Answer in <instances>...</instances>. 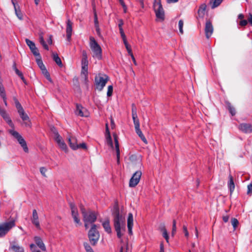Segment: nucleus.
<instances>
[{
	"instance_id": "nucleus-60",
	"label": "nucleus",
	"mask_w": 252,
	"mask_h": 252,
	"mask_svg": "<svg viewBox=\"0 0 252 252\" xmlns=\"http://www.w3.org/2000/svg\"><path fill=\"white\" fill-rule=\"evenodd\" d=\"M222 220L224 222H227L229 220V216L227 215L223 216Z\"/></svg>"
},
{
	"instance_id": "nucleus-49",
	"label": "nucleus",
	"mask_w": 252,
	"mask_h": 252,
	"mask_svg": "<svg viewBox=\"0 0 252 252\" xmlns=\"http://www.w3.org/2000/svg\"><path fill=\"white\" fill-rule=\"evenodd\" d=\"M176 231V220H173V226H172V235L174 236L175 232Z\"/></svg>"
},
{
	"instance_id": "nucleus-12",
	"label": "nucleus",
	"mask_w": 252,
	"mask_h": 252,
	"mask_svg": "<svg viewBox=\"0 0 252 252\" xmlns=\"http://www.w3.org/2000/svg\"><path fill=\"white\" fill-rule=\"evenodd\" d=\"M213 27L210 21H207L205 24V32L207 39H209L213 32Z\"/></svg>"
},
{
	"instance_id": "nucleus-6",
	"label": "nucleus",
	"mask_w": 252,
	"mask_h": 252,
	"mask_svg": "<svg viewBox=\"0 0 252 252\" xmlns=\"http://www.w3.org/2000/svg\"><path fill=\"white\" fill-rule=\"evenodd\" d=\"M153 8L157 18L161 21H163L165 15L161 0H154Z\"/></svg>"
},
{
	"instance_id": "nucleus-1",
	"label": "nucleus",
	"mask_w": 252,
	"mask_h": 252,
	"mask_svg": "<svg viewBox=\"0 0 252 252\" xmlns=\"http://www.w3.org/2000/svg\"><path fill=\"white\" fill-rule=\"evenodd\" d=\"M113 225L119 238H121L126 230V220L120 213L119 208H115L112 213Z\"/></svg>"
},
{
	"instance_id": "nucleus-44",
	"label": "nucleus",
	"mask_w": 252,
	"mask_h": 252,
	"mask_svg": "<svg viewBox=\"0 0 252 252\" xmlns=\"http://www.w3.org/2000/svg\"><path fill=\"white\" fill-rule=\"evenodd\" d=\"M183 25H184V21L183 20H180L179 21L178 26L179 29V32L181 34H183Z\"/></svg>"
},
{
	"instance_id": "nucleus-58",
	"label": "nucleus",
	"mask_w": 252,
	"mask_h": 252,
	"mask_svg": "<svg viewBox=\"0 0 252 252\" xmlns=\"http://www.w3.org/2000/svg\"><path fill=\"white\" fill-rule=\"evenodd\" d=\"M124 24L123 21L122 19L119 20L118 27L120 29H123L122 26Z\"/></svg>"
},
{
	"instance_id": "nucleus-28",
	"label": "nucleus",
	"mask_w": 252,
	"mask_h": 252,
	"mask_svg": "<svg viewBox=\"0 0 252 252\" xmlns=\"http://www.w3.org/2000/svg\"><path fill=\"white\" fill-rule=\"evenodd\" d=\"M13 68L14 70H15L16 74L20 77V78L23 80V81L24 82V83L26 84V80L25 79V78L23 76L22 72H21L20 70H19L17 69V68L16 67L15 63H14V64L13 65Z\"/></svg>"
},
{
	"instance_id": "nucleus-30",
	"label": "nucleus",
	"mask_w": 252,
	"mask_h": 252,
	"mask_svg": "<svg viewBox=\"0 0 252 252\" xmlns=\"http://www.w3.org/2000/svg\"><path fill=\"white\" fill-rule=\"evenodd\" d=\"M10 248L14 252H24V248L19 245H13Z\"/></svg>"
},
{
	"instance_id": "nucleus-10",
	"label": "nucleus",
	"mask_w": 252,
	"mask_h": 252,
	"mask_svg": "<svg viewBox=\"0 0 252 252\" xmlns=\"http://www.w3.org/2000/svg\"><path fill=\"white\" fill-rule=\"evenodd\" d=\"M67 139L69 146L73 150H76L80 148L85 150L87 149V146L85 143L78 144L77 138L75 136H70Z\"/></svg>"
},
{
	"instance_id": "nucleus-13",
	"label": "nucleus",
	"mask_w": 252,
	"mask_h": 252,
	"mask_svg": "<svg viewBox=\"0 0 252 252\" xmlns=\"http://www.w3.org/2000/svg\"><path fill=\"white\" fill-rule=\"evenodd\" d=\"M66 38L67 40L69 42L71 40L72 35L73 23L71 21L70 19H68L66 21Z\"/></svg>"
},
{
	"instance_id": "nucleus-5",
	"label": "nucleus",
	"mask_w": 252,
	"mask_h": 252,
	"mask_svg": "<svg viewBox=\"0 0 252 252\" xmlns=\"http://www.w3.org/2000/svg\"><path fill=\"white\" fill-rule=\"evenodd\" d=\"M15 226L14 220L0 223V238H3Z\"/></svg>"
},
{
	"instance_id": "nucleus-43",
	"label": "nucleus",
	"mask_w": 252,
	"mask_h": 252,
	"mask_svg": "<svg viewBox=\"0 0 252 252\" xmlns=\"http://www.w3.org/2000/svg\"><path fill=\"white\" fill-rule=\"evenodd\" d=\"M0 95L1 98H4V96H6L5 90L2 84L0 85Z\"/></svg>"
},
{
	"instance_id": "nucleus-36",
	"label": "nucleus",
	"mask_w": 252,
	"mask_h": 252,
	"mask_svg": "<svg viewBox=\"0 0 252 252\" xmlns=\"http://www.w3.org/2000/svg\"><path fill=\"white\" fill-rule=\"evenodd\" d=\"M25 41L27 45L29 47L30 50L33 49L34 47H36L34 43L30 39L26 38Z\"/></svg>"
},
{
	"instance_id": "nucleus-64",
	"label": "nucleus",
	"mask_w": 252,
	"mask_h": 252,
	"mask_svg": "<svg viewBox=\"0 0 252 252\" xmlns=\"http://www.w3.org/2000/svg\"><path fill=\"white\" fill-rule=\"evenodd\" d=\"M248 21L250 22L251 25L252 26V14H250V17L248 18Z\"/></svg>"
},
{
	"instance_id": "nucleus-53",
	"label": "nucleus",
	"mask_w": 252,
	"mask_h": 252,
	"mask_svg": "<svg viewBox=\"0 0 252 252\" xmlns=\"http://www.w3.org/2000/svg\"><path fill=\"white\" fill-rule=\"evenodd\" d=\"M183 231L185 233V235L186 237H188L189 236V233L188 232L187 227L186 225L183 226Z\"/></svg>"
},
{
	"instance_id": "nucleus-56",
	"label": "nucleus",
	"mask_w": 252,
	"mask_h": 252,
	"mask_svg": "<svg viewBox=\"0 0 252 252\" xmlns=\"http://www.w3.org/2000/svg\"><path fill=\"white\" fill-rule=\"evenodd\" d=\"M248 23L246 20H242L239 22V25L241 26H245Z\"/></svg>"
},
{
	"instance_id": "nucleus-40",
	"label": "nucleus",
	"mask_w": 252,
	"mask_h": 252,
	"mask_svg": "<svg viewBox=\"0 0 252 252\" xmlns=\"http://www.w3.org/2000/svg\"><path fill=\"white\" fill-rule=\"evenodd\" d=\"M36 63H37V64L38 65L39 67L40 68V69L41 70L42 69H44L45 68H46L45 65H44L40 57L39 59H36Z\"/></svg>"
},
{
	"instance_id": "nucleus-23",
	"label": "nucleus",
	"mask_w": 252,
	"mask_h": 252,
	"mask_svg": "<svg viewBox=\"0 0 252 252\" xmlns=\"http://www.w3.org/2000/svg\"><path fill=\"white\" fill-rule=\"evenodd\" d=\"M135 130L136 133L139 136V137L141 139V140L143 141V142L145 144H147L148 143L147 140L146 138H145V137L144 136V135H143V134L142 133V132L141 131V130L140 128V126H135Z\"/></svg>"
},
{
	"instance_id": "nucleus-2",
	"label": "nucleus",
	"mask_w": 252,
	"mask_h": 252,
	"mask_svg": "<svg viewBox=\"0 0 252 252\" xmlns=\"http://www.w3.org/2000/svg\"><path fill=\"white\" fill-rule=\"evenodd\" d=\"M89 39L90 47L93 53L92 57L98 60H101L102 58V51L100 46L94 37L90 36Z\"/></svg>"
},
{
	"instance_id": "nucleus-21",
	"label": "nucleus",
	"mask_w": 252,
	"mask_h": 252,
	"mask_svg": "<svg viewBox=\"0 0 252 252\" xmlns=\"http://www.w3.org/2000/svg\"><path fill=\"white\" fill-rule=\"evenodd\" d=\"M102 226L104 228L105 231L108 234L112 233V229L110 224V221L108 219H107L102 223Z\"/></svg>"
},
{
	"instance_id": "nucleus-54",
	"label": "nucleus",
	"mask_w": 252,
	"mask_h": 252,
	"mask_svg": "<svg viewBox=\"0 0 252 252\" xmlns=\"http://www.w3.org/2000/svg\"><path fill=\"white\" fill-rule=\"evenodd\" d=\"M94 23L95 28L99 27L98 21L97 20V15H96V13L94 14Z\"/></svg>"
},
{
	"instance_id": "nucleus-52",
	"label": "nucleus",
	"mask_w": 252,
	"mask_h": 252,
	"mask_svg": "<svg viewBox=\"0 0 252 252\" xmlns=\"http://www.w3.org/2000/svg\"><path fill=\"white\" fill-rule=\"evenodd\" d=\"M46 171H47V169L45 167H42L40 168V173L44 177H46L45 173H46Z\"/></svg>"
},
{
	"instance_id": "nucleus-61",
	"label": "nucleus",
	"mask_w": 252,
	"mask_h": 252,
	"mask_svg": "<svg viewBox=\"0 0 252 252\" xmlns=\"http://www.w3.org/2000/svg\"><path fill=\"white\" fill-rule=\"evenodd\" d=\"M52 38V35H49V38H48V39L47 40V42L50 45H51L52 44V42H53Z\"/></svg>"
},
{
	"instance_id": "nucleus-9",
	"label": "nucleus",
	"mask_w": 252,
	"mask_h": 252,
	"mask_svg": "<svg viewBox=\"0 0 252 252\" xmlns=\"http://www.w3.org/2000/svg\"><path fill=\"white\" fill-rule=\"evenodd\" d=\"M9 132L12 135L20 144L21 146L23 148V150L28 153L29 149L27 145V143L23 137L16 131L14 129L9 130Z\"/></svg>"
},
{
	"instance_id": "nucleus-38",
	"label": "nucleus",
	"mask_w": 252,
	"mask_h": 252,
	"mask_svg": "<svg viewBox=\"0 0 252 252\" xmlns=\"http://www.w3.org/2000/svg\"><path fill=\"white\" fill-rule=\"evenodd\" d=\"M227 107L229 113L232 115V116H234L236 114L235 109L231 105L230 103H228Z\"/></svg>"
},
{
	"instance_id": "nucleus-7",
	"label": "nucleus",
	"mask_w": 252,
	"mask_h": 252,
	"mask_svg": "<svg viewBox=\"0 0 252 252\" xmlns=\"http://www.w3.org/2000/svg\"><path fill=\"white\" fill-rule=\"evenodd\" d=\"M15 106L17 109L18 113L20 117L23 121H25V124L26 126H30V123L29 117L28 115L25 113L24 110L20 103L16 99L15 100Z\"/></svg>"
},
{
	"instance_id": "nucleus-8",
	"label": "nucleus",
	"mask_w": 252,
	"mask_h": 252,
	"mask_svg": "<svg viewBox=\"0 0 252 252\" xmlns=\"http://www.w3.org/2000/svg\"><path fill=\"white\" fill-rule=\"evenodd\" d=\"M88 236L91 243L95 245L99 238V234L96 230V225L93 224L88 233Z\"/></svg>"
},
{
	"instance_id": "nucleus-31",
	"label": "nucleus",
	"mask_w": 252,
	"mask_h": 252,
	"mask_svg": "<svg viewBox=\"0 0 252 252\" xmlns=\"http://www.w3.org/2000/svg\"><path fill=\"white\" fill-rule=\"evenodd\" d=\"M59 147L63 151L66 152L67 151V147L64 141L62 139L57 143Z\"/></svg>"
},
{
	"instance_id": "nucleus-20",
	"label": "nucleus",
	"mask_w": 252,
	"mask_h": 252,
	"mask_svg": "<svg viewBox=\"0 0 252 252\" xmlns=\"http://www.w3.org/2000/svg\"><path fill=\"white\" fill-rule=\"evenodd\" d=\"M113 137H114V139L115 149H116V153H117V158L118 161H119V158H120V149H119L118 138L116 134H114L113 135Z\"/></svg>"
},
{
	"instance_id": "nucleus-11",
	"label": "nucleus",
	"mask_w": 252,
	"mask_h": 252,
	"mask_svg": "<svg viewBox=\"0 0 252 252\" xmlns=\"http://www.w3.org/2000/svg\"><path fill=\"white\" fill-rule=\"evenodd\" d=\"M142 176V172L140 170L136 171L130 178L129 182V186L134 188L139 183Z\"/></svg>"
},
{
	"instance_id": "nucleus-47",
	"label": "nucleus",
	"mask_w": 252,
	"mask_h": 252,
	"mask_svg": "<svg viewBox=\"0 0 252 252\" xmlns=\"http://www.w3.org/2000/svg\"><path fill=\"white\" fill-rule=\"evenodd\" d=\"M163 237L165 239L166 242L168 243L169 242V236L168 234V233L167 232V230L165 228H164L163 230V234H162Z\"/></svg>"
},
{
	"instance_id": "nucleus-22",
	"label": "nucleus",
	"mask_w": 252,
	"mask_h": 252,
	"mask_svg": "<svg viewBox=\"0 0 252 252\" xmlns=\"http://www.w3.org/2000/svg\"><path fill=\"white\" fill-rule=\"evenodd\" d=\"M11 1L14 7L15 14L20 19H21L22 18V14L21 12L19 6L16 4L15 0H11Z\"/></svg>"
},
{
	"instance_id": "nucleus-63",
	"label": "nucleus",
	"mask_w": 252,
	"mask_h": 252,
	"mask_svg": "<svg viewBox=\"0 0 252 252\" xmlns=\"http://www.w3.org/2000/svg\"><path fill=\"white\" fill-rule=\"evenodd\" d=\"M30 247V248H31L32 252H33V251H36V250H35V246L34 244H31Z\"/></svg>"
},
{
	"instance_id": "nucleus-37",
	"label": "nucleus",
	"mask_w": 252,
	"mask_h": 252,
	"mask_svg": "<svg viewBox=\"0 0 252 252\" xmlns=\"http://www.w3.org/2000/svg\"><path fill=\"white\" fill-rule=\"evenodd\" d=\"M41 71H42V72L43 74H44V75L46 78V79L48 81H49L50 82H52V79H51V78L50 77V74L48 72V71H47V70L46 69V68H45L44 69H42Z\"/></svg>"
},
{
	"instance_id": "nucleus-32",
	"label": "nucleus",
	"mask_w": 252,
	"mask_h": 252,
	"mask_svg": "<svg viewBox=\"0 0 252 252\" xmlns=\"http://www.w3.org/2000/svg\"><path fill=\"white\" fill-rule=\"evenodd\" d=\"M133 215L131 213H130L128 214V218L127 220V227H133Z\"/></svg>"
},
{
	"instance_id": "nucleus-62",
	"label": "nucleus",
	"mask_w": 252,
	"mask_h": 252,
	"mask_svg": "<svg viewBox=\"0 0 252 252\" xmlns=\"http://www.w3.org/2000/svg\"><path fill=\"white\" fill-rule=\"evenodd\" d=\"M84 223H85V227L86 228V229H88L89 227V225L91 224H92V225L94 224L93 223H91V222H87V221H84Z\"/></svg>"
},
{
	"instance_id": "nucleus-39",
	"label": "nucleus",
	"mask_w": 252,
	"mask_h": 252,
	"mask_svg": "<svg viewBox=\"0 0 252 252\" xmlns=\"http://www.w3.org/2000/svg\"><path fill=\"white\" fill-rule=\"evenodd\" d=\"M206 9V5L205 4H202L198 10V13L199 14H204L205 11Z\"/></svg>"
},
{
	"instance_id": "nucleus-33",
	"label": "nucleus",
	"mask_w": 252,
	"mask_h": 252,
	"mask_svg": "<svg viewBox=\"0 0 252 252\" xmlns=\"http://www.w3.org/2000/svg\"><path fill=\"white\" fill-rule=\"evenodd\" d=\"M39 42L40 44L42 45L44 49L46 50H49L48 46L44 41L43 36L42 34H40L39 35Z\"/></svg>"
},
{
	"instance_id": "nucleus-19",
	"label": "nucleus",
	"mask_w": 252,
	"mask_h": 252,
	"mask_svg": "<svg viewBox=\"0 0 252 252\" xmlns=\"http://www.w3.org/2000/svg\"><path fill=\"white\" fill-rule=\"evenodd\" d=\"M106 132L107 135L106 136V142L108 145H109L111 148H113V144L112 138L110 135V133L108 129V124H106Z\"/></svg>"
},
{
	"instance_id": "nucleus-42",
	"label": "nucleus",
	"mask_w": 252,
	"mask_h": 252,
	"mask_svg": "<svg viewBox=\"0 0 252 252\" xmlns=\"http://www.w3.org/2000/svg\"><path fill=\"white\" fill-rule=\"evenodd\" d=\"M84 246L85 250L87 252H94L91 247L89 245L88 243L85 242L84 243Z\"/></svg>"
},
{
	"instance_id": "nucleus-14",
	"label": "nucleus",
	"mask_w": 252,
	"mask_h": 252,
	"mask_svg": "<svg viewBox=\"0 0 252 252\" xmlns=\"http://www.w3.org/2000/svg\"><path fill=\"white\" fill-rule=\"evenodd\" d=\"M239 129L246 133H251L252 132V125L250 124L242 123L239 125Z\"/></svg>"
},
{
	"instance_id": "nucleus-46",
	"label": "nucleus",
	"mask_w": 252,
	"mask_h": 252,
	"mask_svg": "<svg viewBox=\"0 0 252 252\" xmlns=\"http://www.w3.org/2000/svg\"><path fill=\"white\" fill-rule=\"evenodd\" d=\"M76 113L77 115H78L80 116H81V117L85 116V115L83 114V112H82V110L80 108L79 106H78V105H77V110H76Z\"/></svg>"
},
{
	"instance_id": "nucleus-51",
	"label": "nucleus",
	"mask_w": 252,
	"mask_h": 252,
	"mask_svg": "<svg viewBox=\"0 0 252 252\" xmlns=\"http://www.w3.org/2000/svg\"><path fill=\"white\" fill-rule=\"evenodd\" d=\"M247 194L248 195L252 194V184H250L248 186Z\"/></svg>"
},
{
	"instance_id": "nucleus-18",
	"label": "nucleus",
	"mask_w": 252,
	"mask_h": 252,
	"mask_svg": "<svg viewBox=\"0 0 252 252\" xmlns=\"http://www.w3.org/2000/svg\"><path fill=\"white\" fill-rule=\"evenodd\" d=\"M34 240L37 245V246L43 251H46V247L43 242L42 240L40 237L35 236L34 237Z\"/></svg>"
},
{
	"instance_id": "nucleus-3",
	"label": "nucleus",
	"mask_w": 252,
	"mask_h": 252,
	"mask_svg": "<svg viewBox=\"0 0 252 252\" xmlns=\"http://www.w3.org/2000/svg\"><path fill=\"white\" fill-rule=\"evenodd\" d=\"M108 80L109 77L105 74L99 73L96 75L94 78L96 89L98 91H101Z\"/></svg>"
},
{
	"instance_id": "nucleus-50",
	"label": "nucleus",
	"mask_w": 252,
	"mask_h": 252,
	"mask_svg": "<svg viewBox=\"0 0 252 252\" xmlns=\"http://www.w3.org/2000/svg\"><path fill=\"white\" fill-rule=\"evenodd\" d=\"M69 206H70V208L71 212L73 211H77V209L75 205L73 203L70 202L69 203Z\"/></svg>"
},
{
	"instance_id": "nucleus-48",
	"label": "nucleus",
	"mask_w": 252,
	"mask_h": 252,
	"mask_svg": "<svg viewBox=\"0 0 252 252\" xmlns=\"http://www.w3.org/2000/svg\"><path fill=\"white\" fill-rule=\"evenodd\" d=\"M32 53L35 56H38L40 57V54L39 53L38 49L35 47L33 49L31 50Z\"/></svg>"
},
{
	"instance_id": "nucleus-4",
	"label": "nucleus",
	"mask_w": 252,
	"mask_h": 252,
	"mask_svg": "<svg viewBox=\"0 0 252 252\" xmlns=\"http://www.w3.org/2000/svg\"><path fill=\"white\" fill-rule=\"evenodd\" d=\"M80 210L83 215L84 221H87L93 223L95 221L97 216L95 212L91 210L86 211L83 206H81Z\"/></svg>"
},
{
	"instance_id": "nucleus-45",
	"label": "nucleus",
	"mask_w": 252,
	"mask_h": 252,
	"mask_svg": "<svg viewBox=\"0 0 252 252\" xmlns=\"http://www.w3.org/2000/svg\"><path fill=\"white\" fill-rule=\"evenodd\" d=\"M113 91V87L112 85H110L108 87V90L107 92V95L108 97L112 96Z\"/></svg>"
},
{
	"instance_id": "nucleus-15",
	"label": "nucleus",
	"mask_w": 252,
	"mask_h": 252,
	"mask_svg": "<svg viewBox=\"0 0 252 252\" xmlns=\"http://www.w3.org/2000/svg\"><path fill=\"white\" fill-rule=\"evenodd\" d=\"M131 113L134 127L140 126V123L137 114L136 108L134 104L132 105Z\"/></svg>"
},
{
	"instance_id": "nucleus-16",
	"label": "nucleus",
	"mask_w": 252,
	"mask_h": 252,
	"mask_svg": "<svg viewBox=\"0 0 252 252\" xmlns=\"http://www.w3.org/2000/svg\"><path fill=\"white\" fill-rule=\"evenodd\" d=\"M32 223L36 226L38 229H40V223L38 220V216L37 211L35 209L32 211V217L31 218Z\"/></svg>"
},
{
	"instance_id": "nucleus-34",
	"label": "nucleus",
	"mask_w": 252,
	"mask_h": 252,
	"mask_svg": "<svg viewBox=\"0 0 252 252\" xmlns=\"http://www.w3.org/2000/svg\"><path fill=\"white\" fill-rule=\"evenodd\" d=\"M72 216L74 219V221L76 223H79L80 222V219L78 217V211H73L71 213Z\"/></svg>"
},
{
	"instance_id": "nucleus-24",
	"label": "nucleus",
	"mask_w": 252,
	"mask_h": 252,
	"mask_svg": "<svg viewBox=\"0 0 252 252\" xmlns=\"http://www.w3.org/2000/svg\"><path fill=\"white\" fill-rule=\"evenodd\" d=\"M229 180L228 183V187L230 191V195H231L235 189V184L232 176H229Z\"/></svg>"
},
{
	"instance_id": "nucleus-29",
	"label": "nucleus",
	"mask_w": 252,
	"mask_h": 252,
	"mask_svg": "<svg viewBox=\"0 0 252 252\" xmlns=\"http://www.w3.org/2000/svg\"><path fill=\"white\" fill-rule=\"evenodd\" d=\"M53 59L54 61L56 62V63L60 67L63 66V65L62 61L57 53H53Z\"/></svg>"
},
{
	"instance_id": "nucleus-41",
	"label": "nucleus",
	"mask_w": 252,
	"mask_h": 252,
	"mask_svg": "<svg viewBox=\"0 0 252 252\" xmlns=\"http://www.w3.org/2000/svg\"><path fill=\"white\" fill-rule=\"evenodd\" d=\"M231 223H232V225L233 226L234 229L235 230L239 224V221L237 219L232 218L231 219Z\"/></svg>"
},
{
	"instance_id": "nucleus-59",
	"label": "nucleus",
	"mask_w": 252,
	"mask_h": 252,
	"mask_svg": "<svg viewBox=\"0 0 252 252\" xmlns=\"http://www.w3.org/2000/svg\"><path fill=\"white\" fill-rule=\"evenodd\" d=\"M121 5L123 6V7H124V10H125V12H126V6L125 4V2L124 1H123V0H119Z\"/></svg>"
},
{
	"instance_id": "nucleus-35",
	"label": "nucleus",
	"mask_w": 252,
	"mask_h": 252,
	"mask_svg": "<svg viewBox=\"0 0 252 252\" xmlns=\"http://www.w3.org/2000/svg\"><path fill=\"white\" fill-rule=\"evenodd\" d=\"M223 0H211V3H212V8H215L219 6Z\"/></svg>"
},
{
	"instance_id": "nucleus-25",
	"label": "nucleus",
	"mask_w": 252,
	"mask_h": 252,
	"mask_svg": "<svg viewBox=\"0 0 252 252\" xmlns=\"http://www.w3.org/2000/svg\"><path fill=\"white\" fill-rule=\"evenodd\" d=\"M82 59L81 60V66H88V60L87 52L83 50L82 52Z\"/></svg>"
},
{
	"instance_id": "nucleus-27",
	"label": "nucleus",
	"mask_w": 252,
	"mask_h": 252,
	"mask_svg": "<svg viewBox=\"0 0 252 252\" xmlns=\"http://www.w3.org/2000/svg\"><path fill=\"white\" fill-rule=\"evenodd\" d=\"M51 130L54 134V140L57 143L63 139L62 137L59 134L57 130L54 127H53Z\"/></svg>"
},
{
	"instance_id": "nucleus-26",
	"label": "nucleus",
	"mask_w": 252,
	"mask_h": 252,
	"mask_svg": "<svg viewBox=\"0 0 252 252\" xmlns=\"http://www.w3.org/2000/svg\"><path fill=\"white\" fill-rule=\"evenodd\" d=\"M82 70H81V76H84L85 81L86 82L88 81V66H81Z\"/></svg>"
},
{
	"instance_id": "nucleus-55",
	"label": "nucleus",
	"mask_w": 252,
	"mask_h": 252,
	"mask_svg": "<svg viewBox=\"0 0 252 252\" xmlns=\"http://www.w3.org/2000/svg\"><path fill=\"white\" fill-rule=\"evenodd\" d=\"M126 49V50L128 53V54L129 55H131V54H133L132 52V50H131V49L130 48V46H129V44L125 46Z\"/></svg>"
},
{
	"instance_id": "nucleus-57",
	"label": "nucleus",
	"mask_w": 252,
	"mask_h": 252,
	"mask_svg": "<svg viewBox=\"0 0 252 252\" xmlns=\"http://www.w3.org/2000/svg\"><path fill=\"white\" fill-rule=\"evenodd\" d=\"M119 31H120V33L121 34V37H122V38H126V36L124 33L123 29H120Z\"/></svg>"
},
{
	"instance_id": "nucleus-17",
	"label": "nucleus",
	"mask_w": 252,
	"mask_h": 252,
	"mask_svg": "<svg viewBox=\"0 0 252 252\" xmlns=\"http://www.w3.org/2000/svg\"><path fill=\"white\" fill-rule=\"evenodd\" d=\"M0 114L3 118V119L6 121V122L8 124V125L13 128L14 125L6 111L3 109L2 110L0 111Z\"/></svg>"
}]
</instances>
